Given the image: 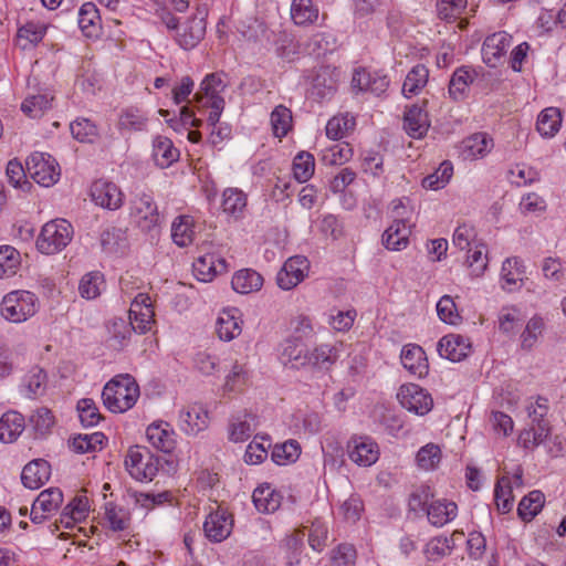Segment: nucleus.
<instances>
[{
	"label": "nucleus",
	"mask_w": 566,
	"mask_h": 566,
	"mask_svg": "<svg viewBox=\"0 0 566 566\" xmlns=\"http://www.w3.org/2000/svg\"><path fill=\"white\" fill-rule=\"evenodd\" d=\"M400 359L402 366L418 378L424 377L429 371L426 353L419 345H405L401 349Z\"/></svg>",
	"instance_id": "18"
},
{
	"label": "nucleus",
	"mask_w": 566,
	"mask_h": 566,
	"mask_svg": "<svg viewBox=\"0 0 566 566\" xmlns=\"http://www.w3.org/2000/svg\"><path fill=\"white\" fill-rule=\"evenodd\" d=\"M416 460L419 468L433 470L441 460V450L437 444L428 443L418 451Z\"/></svg>",
	"instance_id": "61"
},
{
	"label": "nucleus",
	"mask_w": 566,
	"mask_h": 566,
	"mask_svg": "<svg viewBox=\"0 0 566 566\" xmlns=\"http://www.w3.org/2000/svg\"><path fill=\"white\" fill-rule=\"evenodd\" d=\"M355 126V120L348 115L332 117L326 125V135L328 138L338 140L343 138Z\"/></svg>",
	"instance_id": "56"
},
{
	"label": "nucleus",
	"mask_w": 566,
	"mask_h": 566,
	"mask_svg": "<svg viewBox=\"0 0 566 566\" xmlns=\"http://www.w3.org/2000/svg\"><path fill=\"white\" fill-rule=\"evenodd\" d=\"M53 97L49 94H36L25 97L21 111L31 118H40L51 108Z\"/></svg>",
	"instance_id": "43"
},
{
	"label": "nucleus",
	"mask_w": 566,
	"mask_h": 566,
	"mask_svg": "<svg viewBox=\"0 0 566 566\" xmlns=\"http://www.w3.org/2000/svg\"><path fill=\"white\" fill-rule=\"evenodd\" d=\"M232 515L224 509H218L207 516L203 531L211 542L219 543L229 537L232 532Z\"/></svg>",
	"instance_id": "13"
},
{
	"label": "nucleus",
	"mask_w": 566,
	"mask_h": 566,
	"mask_svg": "<svg viewBox=\"0 0 566 566\" xmlns=\"http://www.w3.org/2000/svg\"><path fill=\"white\" fill-rule=\"evenodd\" d=\"M439 318L450 325H457L462 321L457 305L450 295H443L437 303Z\"/></svg>",
	"instance_id": "60"
},
{
	"label": "nucleus",
	"mask_w": 566,
	"mask_h": 566,
	"mask_svg": "<svg viewBox=\"0 0 566 566\" xmlns=\"http://www.w3.org/2000/svg\"><path fill=\"white\" fill-rule=\"evenodd\" d=\"M251 420H253V417L249 413L233 417L229 429L230 440L233 442H243L248 440L253 432Z\"/></svg>",
	"instance_id": "49"
},
{
	"label": "nucleus",
	"mask_w": 566,
	"mask_h": 566,
	"mask_svg": "<svg viewBox=\"0 0 566 566\" xmlns=\"http://www.w3.org/2000/svg\"><path fill=\"white\" fill-rule=\"evenodd\" d=\"M470 350L469 339L459 334L446 335L438 343L439 355L451 361H461L468 357Z\"/></svg>",
	"instance_id": "17"
},
{
	"label": "nucleus",
	"mask_w": 566,
	"mask_h": 566,
	"mask_svg": "<svg viewBox=\"0 0 566 566\" xmlns=\"http://www.w3.org/2000/svg\"><path fill=\"white\" fill-rule=\"evenodd\" d=\"M104 439L105 436L102 432H94L92 434H78L69 440V446L76 453H90L101 449Z\"/></svg>",
	"instance_id": "44"
},
{
	"label": "nucleus",
	"mask_w": 566,
	"mask_h": 566,
	"mask_svg": "<svg viewBox=\"0 0 566 566\" xmlns=\"http://www.w3.org/2000/svg\"><path fill=\"white\" fill-rule=\"evenodd\" d=\"M78 27L87 38H95L99 33L101 17L93 2H85L78 11Z\"/></svg>",
	"instance_id": "33"
},
{
	"label": "nucleus",
	"mask_w": 566,
	"mask_h": 566,
	"mask_svg": "<svg viewBox=\"0 0 566 566\" xmlns=\"http://www.w3.org/2000/svg\"><path fill=\"white\" fill-rule=\"evenodd\" d=\"M179 150L172 142L165 136H157L153 143V157L156 165L160 168H167L179 158Z\"/></svg>",
	"instance_id": "27"
},
{
	"label": "nucleus",
	"mask_w": 566,
	"mask_h": 566,
	"mask_svg": "<svg viewBox=\"0 0 566 566\" xmlns=\"http://www.w3.org/2000/svg\"><path fill=\"white\" fill-rule=\"evenodd\" d=\"M430 122L427 112L418 105L407 109L403 117V128L413 138H421L429 129Z\"/></svg>",
	"instance_id": "23"
},
{
	"label": "nucleus",
	"mask_w": 566,
	"mask_h": 566,
	"mask_svg": "<svg viewBox=\"0 0 566 566\" xmlns=\"http://www.w3.org/2000/svg\"><path fill=\"white\" fill-rule=\"evenodd\" d=\"M62 502V491L60 489L51 488L42 491L33 503L35 504V507H39L41 511L51 514L59 509Z\"/></svg>",
	"instance_id": "59"
},
{
	"label": "nucleus",
	"mask_w": 566,
	"mask_h": 566,
	"mask_svg": "<svg viewBox=\"0 0 566 566\" xmlns=\"http://www.w3.org/2000/svg\"><path fill=\"white\" fill-rule=\"evenodd\" d=\"M249 380V371L245 364L234 361L230 373L226 377L224 388L229 391L240 390Z\"/></svg>",
	"instance_id": "63"
},
{
	"label": "nucleus",
	"mask_w": 566,
	"mask_h": 566,
	"mask_svg": "<svg viewBox=\"0 0 566 566\" xmlns=\"http://www.w3.org/2000/svg\"><path fill=\"white\" fill-rule=\"evenodd\" d=\"M208 12L207 4L198 2L191 15L177 18L167 12L161 15V22L170 32H174V40L181 49L191 50L206 35Z\"/></svg>",
	"instance_id": "1"
},
{
	"label": "nucleus",
	"mask_w": 566,
	"mask_h": 566,
	"mask_svg": "<svg viewBox=\"0 0 566 566\" xmlns=\"http://www.w3.org/2000/svg\"><path fill=\"white\" fill-rule=\"evenodd\" d=\"M231 285L237 293L250 294L262 287L263 277L254 270L243 269L234 273Z\"/></svg>",
	"instance_id": "31"
},
{
	"label": "nucleus",
	"mask_w": 566,
	"mask_h": 566,
	"mask_svg": "<svg viewBox=\"0 0 566 566\" xmlns=\"http://www.w3.org/2000/svg\"><path fill=\"white\" fill-rule=\"evenodd\" d=\"M513 484L512 480L507 476H502L497 480L494 490V499L496 510L502 513H509L514 504V496L512 495Z\"/></svg>",
	"instance_id": "40"
},
{
	"label": "nucleus",
	"mask_w": 566,
	"mask_h": 566,
	"mask_svg": "<svg viewBox=\"0 0 566 566\" xmlns=\"http://www.w3.org/2000/svg\"><path fill=\"white\" fill-rule=\"evenodd\" d=\"M310 261L303 255L289 258L276 275L280 289L290 291L297 286L308 274Z\"/></svg>",
	"instance_id": "11"
},
{
	"label": "nucleus",
	"mask_w": 566,
	"mask_h": 566,
	"mask_svg": "<svg viewBox=\"0 0 566 566\" xmlns=\"http://www.w3.org/2000/svg\"><path fill=\"white\" fill-rule=\"evenodd\" d=\"M46 27L42 23L28 22L18 30L17 41L25 50L42 41Z\"/></svg>",
	"instance_id": "41"
},
{
	"label": "nucleus",
	"mask_w": 566,
	"mask_h": 566,
	"mask_svg": "<svg viewBox=\"0 0 566 566\" xmlns=\"http://www.w3.org/2000/svg\"><path fill=\"white\" fill-rule=\"evenodd\" d=\"M307 353L303 345L295 342H286L283 352L282 359L285 365H291L292 368H298L307 364Z\"/></svg>",
	"instance_id": "58"
},
{
	"label": "nucleus",
	"mask_w": 566,
	"mask_h": 566,
	"mask_svg": "<svg viewBox=\"0 0 566 566\" xmlns=\"http://www.w3.org/2000/svg\"><path fill=\"white\" fill-rule=\"evenodd\" d=\"M548 400L538 396L534 403L527 406L531 427L518 434V444L524 449H534L542 444L551 434V423L547 420Z\"/></svg>",
	"instance_id": "3"
},
{
	"label": "nucleus",
	"mask_w": 566,
	"mask_h": 566,
	"mask_svg": "<svg viewBox=\"0 0 566 566\" xmlns=\"http://www.w3.org/2000/svg\"><path fill=\"white\" fill-rule=\"evenodd\" d=\"M271 125L276 137L285 136L292 125L291 111L283 105L276 106L271 113Z\"/></svg>",
	"instance_id": "57"
},
{
	"label": "nucleus",
	"mask_w": 566,
	"mask_h": 566,
	"mask_svg": "<svg viewBox=\"0 0 566 566\" xmlns=\"http://www.w3.org/2000/svg\"><path fill=\"white\" fill-rule=\"evenodd\" d=\"M139 397V386L130 375H119L109 380L102 391L104 406L112 412L129 410Z\"/></svg>",
	"instance_id": "2"
},
{
	"label": "nucleus",
	"mask_w": 566,
	"mask_h": 566,
	"mask_svg": "<svg viewBox=\"0 0 566 566\" xmlns=\"http://www.w3.org/2000/svg\"><path fill=\"white\" fill-rule=\"evenodd\" d=\"M105 518L111 530L114 532L125 531L130 524L129 513L125 509L117 507L111 502L105 505Z\"/></svg>",
	"instance_id": "52"
},
{
	"label": "nucleus",
	"mask_w": 566,
	"mask_h": 566,
	"mask_svg": "<svg viewBox=\"0 0 566 566\" xmlns=\"http://www.w3.org/2000/svg\"><path fill=\"white\" fill-rule=\"evenodd\" d=\"M38 311V298L29 291H12L1 303V315L9 322L22 323Z\"/></svg>",
	"instance_id": "5"
},
{
	"label": "nucleus",
	"mask_w": 566,
	"mask_h": 566,
	"mask_svg": "<svg viewBox=\"0 0 566 566\" xmlns=\"http://www.w3.org/2000/svg\"><path fill=\"white\" fill-rule=\"evenodd\" d=\"M397 398L405 409L418 416L427 415L433 407L431 395L416 384L402 385L399 388Z\"/></svg>",
	"instance_id": "8"
},
{
	"label": "nucleus",
	"mask_w": 566,
	"mask_h": 566,
	"mask_svg": "<svg viewBox=\"0 0 566 566\" xmlns=\"http://www.w3.org/2000/svg\"><path fill=\"white\" fill-rule=\"evenodd\" d=\"M78 417L83 426H96L102 416L93 399L84 398L77 402Z\"/></svg>",
	"instance_id": "62"
},
{
	"label": "nucleus",
	"mask_w": 566,
	"mask_h": 566,
	"mask_svg": "<svg viewBox=\"0 0 566 566\" xmlns=\"http://www.w3.org/2000/svg\"><path fill=\"white\" fill-rule=\"evenodd\" d=\"M24 381L29 397L41 396L45 391L46 374L41 368L34 367L25 376Z\"/></svg>",
	"instance_id": "64"
},
{
	"label": "nucleus",
	"mask_w": 566,
	"mask_h": 566,
	"mask_svg": "<svg viewBox=\"0 0 566 566\" xmlns=\"http://www.w3.org/2000/svg\"><path fill=\"white\" fill-rule=\"evenodd\" d=\"M238 310L222 311L217 321V334L220 339L229 342L241 334V321Z\"/></svg>",
	"instance_id": "30"
},
{
	"label": "nucleus",
	"mask_w": 566,
	"mask_h": 566,
	"mask_svg": "<svg viewBox=\"0 0 566 566\" xmlns=\"http://www.w3.org/2000/svg\"><path fill=\"white\" fill-rule=\"evenodd\" d=\"M392 210L397 216V219L390 224L382 234V244L386 249L391 251H400L407 248L409 243V235L411 233L410 226L407 224V219L399 212L403 209L402 201L392 202Z\"/></svg>",
	"instance_id": "9"
},
{
	"label": "nucleus",
	"mask_w": 566,
	"mask_h": 566,
	"mask_svg": "<svg viewBox=\"0 0 566 566\" xmlns=\"http://www.w3.org/2000/svg\"><path fill=\"white\" fill-rule=\"evenodd\" d=\"M291 18L296 25L313 24L318 19V8L314 6L312 0H293Z\"/></svg>",
	"instance_id": "36"
},
{
	"label": "nucleus",
	"mask_w": 566,
	"mask_h": 566,
	"mask_svg": "<svg viewBox=\"0 0 566 566\" xmlns=\"http://www.w3.org/2000/svg\"><path fill=\"white\" fill-rule=\"evenodd\" d=\"M222 208L230 216L238 217L247 207V196L238 188H228L223 191Z\"/></svg>",
	"instance_id": "47"
},
{
	"label": "nucleus",
	"mask_w": 566,
	"mask_h": 566,
	"mask_svg": "<svg viewBox=\"0 0 566 566\" xmlns=\"http://www.w3.org/2000/svg\"><path fill=\"white\" fill-rule=\"evenodd\" d=\"M146 114L137 107H128L122 111L118 118L119 130L140 132L147 126Z\"/></svg>",
	"instance_id": "39"
},
{
	"label": "nucleus",
	"mask_w": 566,
	"mask_h": 566,
	"mask_svg": "<svg viewBox=\"0 0 566 566\" xmlns=\"http://www.w3.org/2000/svg\"><path fill=\"white\" fill-rule=\"evenodd\" d=\"M107 329V343L108 345L116 349L120 350L125 346H127L133 331L130 322H126L124 318H113L106 324Z\"/></svg>",
	"instance_id": "24"
},
{
	"label": "nucleus",
	"mask_w": 566,
	"mask_h": 566,
	"mask_svg": "<svg viewBox=\"0 0 566 566\" xmlns=\"http://www.w3.org/2000/svg\"><path fill=\"white\" fill-rule=\"evenodd\" d=\"M179 426L188 434H197L208 426V412L200 405H192L179 412Z\"/></svg>",
	"instance_id": "19"
},
{
	"label": "nucleus",
	"mask_w": 566,
	"mask_h": 566,
	"mask_svg": "<svg viewBox=\"0 0 566 566\" xmlns=\"http://www.w3.org/2000/svg\"><path fill=\"white\" fill-rule=\"evenodd\" d=\"M130 216L137 227L148 232L159 224L160 214L158 207L149 193L137 195L130 203Z\"/></svg>",
	"instance_id": "7"
},
{
	"label": "nucleus",
	"mask_w": 566,
	"mask_h": 566,
	"mask_svg": "<svg viewBox=\"0 0 566 566\" xmlns=\"http://www.w3.org/2000/svg\"><path fill=\"white\" fill-rule=\"evenodd\" d=\"M70 129L73 137L81 143H93L98 136L96 125L87 118L75 119L71 123Z\"/></svg>",
	"instance_id": "55"
},
{
	"label": "nucleus",
	"mask_w": 566,
	"mask_h": 566,
	"mask_svg": "<svg viewBox=\"0 0 566 566\" xmlns=\"http://www.w3.org/2000/svg\"><path fill=\"white\" fill-rule=\"evenodd\" d=\"M192 268L196 277L201 282H211L216 275L228 271L226 259L214 253H206L198 256Z\"/></svg>",
	"instance_id": "15"
},
{
	"label": "nucleus",
	"mask_w": 566,
	"mask_h": 566,
	"mask_svg": "<svg viewBox=\"0 0 566 566\" xmlns=\"http://www.w3.org/2000/svg\"><path fill=\"white\" fill-rule=\"evenodd\" d=\"M193 224L190 217L180 216L172 222L171 238L177 245H189L193 240Z\"/></svg>",
	"instance_id": "45"
},
{
	"label": "nucleus",
	"mask_w": 566,
	"mask_h": 566,
	"mask_svg": "<svg viewBox=\"0 0 566 566\" xmlns=\"http://www.w3.org/2000/svg\"><path fill=\"white\" fill-rule=\"evenodd\" d=\"M524 265L517 258H509L503 262L501 276L504 281V289L512 291L523 281Z\"/></svg>",
	"instance_id": "42"
},
{
	"label": "nucleus",
	"mask_w": 566,
	"mask_h": 566,
	"mask_svg": "<svg viewBox=\"0 0 566 566\" xmlns=\"http://www.w3.org/2000/svg\"><path fill=\"white\" fill-rule=\"evenodd\" d=\"M73 238V227L65 219L46 222L36 239V249L42 254L53 255L65 249Z\"/></svg>",
	"instance_id": "4"
},
{
	"label": "nucleus",
	"mask_w": 566,
	"mask_h": 566,
	"mask_svg": "<svg viewBox=\"0 0 566 566\" xmlns=\"http://www.w3.org/2000/svg\"><path fill=\"white\" fill-rule=\"evenodd\" d=\"M146 437L154 448L165 453L171 452L176 444L175 433L167 422L160 421L149 424Z\"/></svg>",
	"instance_id": "22"
},
{
	"label": "nucleus",
	"mask_w": 566,
	"mask_h": 566,
	"mask_svg": "<svg viewBox=\"0 0 566 566\" xmlns=\"http://www.w3.org/2000/svg\"><path fill=\"white\" fill-rule=\"evenodd\" d=\"M224 77L226 74L222 72L208 74L201 82L200 90L195 95L196 101L212 102L217 97H222L221 93L228 85Z\"/></svg>",
	"instance_id": "25"
},
{
	"label": "nucleus",
	"mask_w": 566,
	"mask_h": 566,
	"mask_svg": "<svg viewBox=\"0 0 566 566\" xmlns=\"http://www.w3.org/2000/svg\"><path fill=\"white\" fill-rule=\"evenodd\" d=\"M352 86L360 92H370L379 96L387 91L389 80L387 75L379 72H368L365 69H360L355 71Z\"/></svg>",
	"instance_id": "16"
},
{
	"label": "nucleus",
	"mask_w": 566,
	"mask_h": 566,
	"mask_svg": "<svg viewBox=\"0 0 566 566\" xmlns=\"http://www.w3.org/2000/svg\"><path fill=\"white\" fill-rule=\"evenodd\" d=\"M315 159L307 151L298 153L293 160V174L297 181L306 182L314 174Z\"/></svg>",
	"instance_id": "50"
},
{
	"label": "nucleus",
	"mask_w": 566,
	"mask_h": 566,
	"mask_svg": "<svg viewBox=\"0 0 566 566\" xmlns=\"http://www.w3.org/2000/svg\"><path fill=\"white\" fill-rule=\"evenodd\" d=\"M104 285V276L101 272L94 271L85 274L80 281L78 291L82 297L87 300L96 298Z\"/></svg>",
	"instance_id": "51"
},
{
	"label": "nucleus",
	"mask_w": 566,
	"mask_h": 566,
	"mask_svg": "<svg viewBox=\"0 0 566 566\" xmlns=\"http://www.w3.org/2000/svg\"><path fill=\"white\" fill-rule=\"evenodd\" d=\"M476 74L469 66L457 69L449 82V95L454 101H461L467 96L470 84L473 83Z\"/></svg>",
	"instance_id": "29"
},
{
	"label": "nucleus",
	"mask_w": 566,
	"mask_h": 566,
	"mask_svg": "<svg viewBox=\"0 0 566 566\" xmlns=\"http://www.w3.org/2000/svg\"><path fill=\"white\" fill-rule=\"evenodd\" d=\"M458 506L454 502L433 501L427 507L429 522L434 526H443L457 516Z\"/></svg>",
	"instance_id": "34"
},
{
	"label": "nucleus",
	"mask_w": 566,
	"mask_h": 566,
	"mask_svg": "<svg viewBox=\"0 0 566 566\" xmlns=\"http://www.w3.org/2000/svg\"><path fill=\"white\" fill-rule=\"evenodd\" d=\"M300 454L301 446L296 440H287L281 444H275L272 450V459L280 465L295 462Z\"/></svg>",
	"instance_id": "48"
},
{
	"label": "nucleus",
	"mask_w": 566,
	"mask_h": 566,
	"mask_svg": "<svg viewBox=\"0 0 566 566\" xmlns=\"http://www.w3.org/2000/svg\"><path fill=\"white\" fill-rule=\"evenodd\" d=\"M19 265V252L11 245L0 247V279L15 274Z\"/></svg>",
	"instance_id": "54"
},
{
	"label": "nucleus",
	"mask_w": 566,
	"mask_h": 566,
	"mask_svg": "<svg viewBox=\"0 0 566 566\" xmlns=\"http://www.w3.org/2000/svg\"><path fill=\"white\" fill-rule=\"evenodd\" d=\"M155 312L150 296L146 293H138L133 300L129 308V322L135 332L145 334L150 329L154 322Z\"/></svg>",
	"instance_id": "12"
},
{
	"label": "nucleus",
	"mask_w": 566,
	"mask_h": 566,
	"mask_svg": "<svg viewBox=\"0 0 566 566\" xmlns=\"http://www.w3.org/2000/svg\"><path fill=\"white\" fill-rule=\"evenodd\" d=\"M92 200L99 207L108 210H117L123 205V192L113 182L96 180L91 187Z\"/></svg>",
	"instance_id": "14"
},
{
	"label": "nucleus",
	"mask_w": 566,
	"mask_h": 566,
	"mask_svg": "<svg viewBox=\"0 0 566 566\" xmlns=\"http://www.w3.org/2000/svg\"><path fill=\"white\" fill-rule=\"evenodd\" d=\"M347 455L350 461L359 467H370L379 459V447L368 436H354L346 446Z\"/></svg>",
	"instance_id": "10"
},
{
	"label": "nucleus",
	"mask_w": 566,
	"mask_h": 566,
	"mask_svg": "<svg viewBox=\"0 0 566 566\" xmlns=\"http://www.w3.org/2000/svg\"><path fill=\"white\" fill-rule=\"evenodd\" d=\"M493 147V139L484 133H476L462 142L461 154L464 159L484 157Z\"/></svg>",
	"instance_id": "26"
},
{
	"label": "nucleus",
	"mask_w": 566,
	"mask_h": 566,
	"mask_svg": "<svg viewBox=\"0 0 566 566\" xmlns=\"http://www.w3.org/2000/svg\"><path fill=\"white\" fill-rule=\"evenodd\" d=\"M562 113L557 107L543 109L536 123V129L543 137H553L560 128Z\"/></svg>",
	"instance_id": "37"
},
{
	"label": "nucleus",
	"mask_w": 566,
	"mask_h": 566,
	"mask_svg": "<svg viewBox=\"0 0 566 566\" xmlns=\"http://www.w3.org/2000/svg\"><path fill=\"white\" fill-rule=\"evenodd\" d=\"M429 80V70L423 64L415 65L407 74L402 84V94L409 98L419 94L427 85Z\"/></svg>",
	"instance_id": "35"
},
{
	"label": "nucleus",
	"mask_w": 566,
	"mask_h": 566,
	"mask_svg": "<svg viewBox=\"0 0 566 566\" xmlns=\"http://www.w3.org/2000/svg\"><path fill=\"white\" fill-rule=\"evenodd\" d=\"M253 503L261 513H273L280 505L282 496L271 485H260L253 491Z\"/></svg>",
	"instance_id": "32"
},
{
	"label": "nucleus",
	"mask_w": 566,
	"mask_h": 566,
	"mask_svg": "<svg viewBox=\"0 0 566 566\" xmlns=\"http://www.w3.org/2000/svg\"><path fill=\"white\" fill-rule=\"evenodd\" d=\"M24 417L17 411H8L0 418V441L10 443L23 432Z\"/></svg>",
	"instance_id": "28"
},
{
	"label": "nucleus",
	"mask_w": 566,
	"mask_h": 566,
	"mask_svg": "<svg viewBox=\"0 0 566 566\" xmlns=\"http://www.w3.org/2000/svg\"><path fill=\"white\" fill-rule=\"evenodd\" d=\"M30 177L43 187H51L60 179L61 170L56 160L46 153L35 151L27 159Z\"/></svg>",
	"instance_id": "6"
},
{
	"label": "nucleus",
	"mask_w": 566,
	"mask_h": 566,
	"mask_svg": "<svg viewBox=\"0 0 566 566\" xmlns=\"http://www.w3.org/2000/svg\"><path fill=\"white\" fill-rule=\"evenodd\" d=\"M544 503V494L541 491H532L521 500L517 506V515L521 520L528 522L541 512Z\"/></svg>",
	"instance_id": "38"
},
{
	"label": "nucleus",
	"mask_w": 566,
	"mask_h": 566,
	"mask_svg": "<svg viewBox=\"0 0 566 566\" xmlns=\"http://www.w3.org/2000/svg\"><path fill=\"white\" fill-rule=\"evenodd\" d=\"M452 174V164L450 161H443L433 174L423 178L422 186L432 190L441 189L449 182Z\"/></svg>",
	"instance_id": "53"
},
{
	"label": "nucleus",
	"mask_w": 566,
	"mask_h": 566,
	"mask_svg": "<svg viewBox=\"0 0 566 566\" xmlns=\"http://www.w3.org/2000/svg\"><path fill=\"white\" fill-rule=\"evenodd\" d=\"M51 475V467L48 461L38 459L29 462L22 470L21 481L31 490L41 488Z\"/></svg>",
	"instance_id": "21"
},
{
	"label": "nucleus",
	"mask_w": 566,
	"mask_h": 566,
	"mask_svg": "<svg viewBox=\"0 0 566 566\" xmlns=\"http://www.w3.org/2000/svg\"><path fill=\"white\" fill-rule=\"evenodd\" d=\"M511 41L512 36L504 31L489 35L482 46L484 62L490 66H495L496 61L506 53Z\"/></svg>",
	"instance_id": "20"
},
{
	"label": "nucleus",
	"mask_w": 566,
	"mask_h": 566,
	"mask_svg": "<svg viewBox=\"0 0 566 566\" xmlns=\"http://www.w3.org/2000/svg\"><path fill=\"white\" fill-rule=\"evenodd\" d=\"M338 348L328 344L317 346L308 356L307 364L318 368H329L338 359Z\"/></svg>",
	"instance_id": "46"
}]
</instances>
